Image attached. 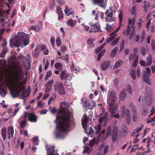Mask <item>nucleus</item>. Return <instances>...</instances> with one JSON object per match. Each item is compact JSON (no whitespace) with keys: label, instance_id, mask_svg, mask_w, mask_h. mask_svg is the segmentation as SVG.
Segmentation results:
<instances>
[{"label":"nucleus","instance_id":"obj_1","mask_svg":"<svg viewBox=\"0 0 155 155\" xmlns=\"http://www.w3.org/2000/svg\"><path fill=\"white\" fill-rule=\"evenodd\" d=\"M71 114L69 112H67L62 117V120H59L58 121H57L55 123L57 128L60 131L56 133V138L63 139L64 137L63 132H68V128L73 127L75 125L74 120H70Z\"/></svg>","mask_w":155,"mask_h":155},{"label":"nucleus","instance_id":"obj_2","mask_svg":"<svg viewBox=\"0 0 155 155\" xmlns=\"http://www.w3.org/2000/svg\"><path fill=\"white\" fill-rule=\"evenodd\" d=\"M12 68L13 73H9V77L12 78V81L15 86L21 89L22 92V90H25V87L21 83H19V81L20 79L19 76L21 74V69L20 67L17 66H13Z\"/></svg>","mask_w":155,"mask_h":155},{"label":"nucleus","instance_id":"obj_3","mask_svg":"<svg viewBox=\"0 0 155 155\" xmlns=\"http://www.w3.org/2000/svg\"><path fill=\"white\" fill-rule=\"evenodd\" d=\"M16 41L14 45L16 47L21 48L25 47L29 44L30 35L26 34L23 32H19L18 35L16 36Z\"/></svg>","mask_w":155,"mask_h":155},{"label":"nucleus","instance_id":"obj_4","mask_svg":"<svg viewBox=\"0 0 155 155\" xmlns=\"http://www.w3.org/2000/svg\"><path fill=\"white\" fill-rule=\"evenodd\" d=\"M54 91L57 92L61 95H64L66 94L65 87L63 84L58 81L54 84Z\"/></svg>","mask_w":155,"mask_h":155},{"label":"nucleus","instance_id":"obj_5","mask_svg":"<svg viewBox=\"0 0 155 155\" xmlns=\"http://www.w3.org/2000/svg\"><path fill=\"white\" fill-rule=\"evenodd\" d=\"M61 108L63 109V110L64 111V114L61 117L59 116H57L56 119L54 121V123H56L58 120H62V117L65 114H66V113H67V112H69L71 113V114L70 117V120H72V119H71L72 116L71 113L70 111L67 110L69 108V104L66 102H62L61 103Z\"/></svg>","mask_w":155,"mask_h":155},{"label":"nucleus","instance_id":"obj_6","mask_svg":"<svg viewBox=\"0 0 155 155\" xmlns=\"http://www.w3.org/2000/svg\"><path fill=\"white\" fill-rule=\"evenodd\" d=\"M117 96L116 92L114 91H111L108 95L107 99L108 104L110 105H114L117 100Z\"/></svg>","mask_w":155,"mask_h":155},{"label":"nucleus","instance_id":"obj_7","mask_svg":"<svg viewBox=\"0 0 155 155\" xmlns=\"http://www.w3.org/2000/svg\"><path fill=\"white\" fill-rule=\"evenodd\" d=\"M83 106L85 107L88 108L92 110L93 107L96 105V104L94 101H91V102H93L94 105H92L91 103L89 101H88L86 99H83L81 100Z\"/></svg>","mask_w":155,"mask_h":155},{"label":"nucleus","instance_id":"obj_8","mask_svg":"<svg viewBox=\"0 0 155 155\" xmlns=\"http://www.w3.org/2000/svg\"><path fill=\"white\" fill-rule=\"evenodd\" d=\"M27 117L28 120L31 122H36L37 121V117L36 115L33 113L25 112L24 117Z\"/></svg>","mask_w":155,"mask_h":155},{"label":"nucleus","instance_id":"obj_9","mask_svg":"<svg viewBox=\"0 0 155 155\" xmlns=\"http://www.w3.org/2000/svg\"><path fill=\"white\" fill-rule=\"evenodd\" d=\"M122 116L123 117L126 116L127 122L129 123L130 119V111L129 109H126L124 105H123L122 107Z\"/></svg>","mask_w":155,"mask_h":155},{"label":"nucleus","instance_id":"obj_10","mask_svg":"<svg viewBox=\"0 0 155 155\" xmlns=\"http://www.w3.org/2000/svg\"><path fill=\"white\" fill-rule=\"evenodd\" d=\"M118 128L117 126H114L112 130V139L114 143H115L117 138Z\"/></svg>","mask_w":155,"mask_h":155},{"label":"nucleus","instance_id":"obj_11","mask_svg":"<svg viewBox=\"0 0 155 155\" xmlns=\"http://www.w3.org/2000/svg\"><path fill=\"white\" fill-rule=\"evenodd\" d=\"M93 3L94 5H97L102 7H105L107 2L105 0H91Z\"/></svg>","mask_w":155,"mask_h":155},{"label":"nucleus","instance_id":"obj_12","mask_svg":"<svg viewBox=\"0 0 155 155\" xmlns=\"http://www.w3.org/2000/svg\"><path fill=\"white\" fill-rule=\"evenodd\" d=\"M83 118H84V120L83 119V118L81 120L83 128L84 130H85L86 128L87 127V123L88 122L90 118L87 117L86 114H84L83 115Z\"/></svg>","mask_w":155,"mask_h":155},{"label":"nucleus","instance_id":"obj_13","mask_svg":"<svg viewBox=\"0 0 155 155\" xmlns=\"http://www.w3.org/2000/svg\"><path fill=\"white\" fill-rule=\"evenodd\" d=\"M14 130L13 126L9 127L7 129V136L8 138L10 139L13 137Z\"/></svg>","mask_w":155,"mask_h":155},{"label":"nucleus","instance_id":"obj_14","mask_svg":"<svg viewBox=\"0 0 155 155\" xmlns=\"http://www.w3.org/2000/svg\"><path fill=\"white\" fill-rule=\"evenodd\" d=\"M21 92V89H20L19 88L17 87L15 89H12L10 91V94L12 96L15 98L16 97L17 95H18L19 93Z\"/></svg>","mask_w":155,"mask_h":155},{"label":"nucleus","instance_id":"obj_15","mask_svg":"<svg viewBox=\"0 0 155 155\" xmlns=\"http://www.w3.org/2000/svg\"><path fill=\"white\" fill-rule=\"evenodd\" d=\"M91 27H93V31L94 32L100 31L102 32V31L101 29L100 25L98 22H96L95 24H91Z\"/></svg>","mask_w":155,"mask_h":155},{"label":"nucleus","instance_id":"obj_16","mask_svg":"<svg viewBox=\"0 0 155 155\" xmlns=\"http://www.w3.org/2000/svg\"><path fill=\"white\" fill-rule=\"evenodd\" d=\"M143 78L145 82L147 83L149 85H151V83L149 77L145 71H144L143 74Z\"/></svg>","mask_w":155,"mask_h":155},{"label":"nucleus","instance_id":"obj_17","mask_svg":"<svg viewBox=\"0 0 155 155\" xmlns=\"http://www.w3.org/2000/svg\"><path fill=\"white\" fill-rule=\"evenodd\" d=\"M54 83V80L51 79L45 85L46 89L45 92H48L50 91L51 90V88L52 84Z\"/></svg>","mask_w":155,"mask_h":155},{"label":"nucleus","instance_id":"obj_18","mask_svg":"<svg viewBox=\"0 0 155 155\" xmlns=\"http://www.w3.org/2000/svg\"><path fill=\"white\" fill-rule=\"evenodd\" d=\"M48 152H47V155H54V147L52 146L51 147L49 146H47V148Z\"/></svg>","mask_w":155,"mask_h":155},{"label":"nucleus","instance_id":"obj_19","mask_svg":"<svg viewBox=\"0 0 155 155\" xmlns=\"http://www.w3.org/2000/svg\"><path fill=\"white\" fill-rule=\"evenodd\" d=\"M68 76L69 74H67L65 70H64L62 71L60 75L61 79L62 80H66L68 78Z\"/></svg>","mask_w":155,"mask_h":155},{"label":"nucleus","instance_id":"obj_20","mask_svg":"<svg viewBox=\"0 0 155 155\" xmlns=\"http://www.w3.org/2000/svg\"><path fill=\"white\" fill-rule=\"evenodd\" d=\"M99 141L100 139L98 138L96 139V138H94L92 139L89 142V146L91 147L93 146L95 143L97 144Z\"/></svg>","mask_w":155,"mask_h":155},{"label":"nucleus","instance_id":"obj_21","mask_svg":"<svg viewBox=\"0 0 155 155\" xmlns=\"http://www.w3.org/2000/svg\"><path fill=\"white\" fill-rule=\"evenodd\" d=\"M6 128L5 127H3L1 130V134L4 140L6 139Z\"/></svg>","mask_w":155,"mask_h":155},{"label":"nucleus","instance_id":"obj_22","mask_svg":"<svg viewBox=\"0 0 155 155\" xmlns=\"http://www.w3.org/2000/svg\"><path fill=\"white\" fill-rule=\"evenodd\" d=\"M105 19L106 22L110 21H115L114 18L113 17L112 14L111 13H110L107 15Z\"/></svg>","mask_w":155,"mask_h":155},{"label":"nucleus","instance_id":"obj_23","mask_svg":"<svg viewBox=\"0 0 155 155\" xmlns=\"http://www.w3.org/2000/svg\"><path fill=\"white\" fill-rule=\"evenodd\" d=\"M109 110L110 112L112 114H114L116 112L117 107L113 106V105H110V104H108Z\"/></svg>","mask_w":155,"mask_h":155},{"label":"nucleus","instance_id":"obj_24","mask_svg":"<svg viewBox=\"0 0 155 155\" xmlns=\"http://www.w3.org/2000/svg\"><path fill=\"white\" fill-rule=\"evenodd\" d=\"M109 65V61H105L103 62L101 65V68L103 71L106 70Z\"/></svg>","mask_w":155,"mask_h":155},{"label":"nucleus","instance_id":"obj_25","mask_svg":"<svg viewBox=\"0 0 155 155\" xmlns=\"http://www.w3.org/2000/svg\"><path fill=\"white\" fill-rule=\"evenodd\" d=\"M40 47L39 46H37L35 49V51L33 54L34 57L36 58L39 55V51L40 50Z\"/></svg>","mask_w":155,"mask_h":155},{"label":"nucleus","instance_id":"obj_26","mask_svg":"<svg viewBox=\"0 0 155 155\" xmlns=\"http://www.w3.org/2000/svg\"><path fill=\"white\" fill-rule=\"evenodd\" d=\"M40 48L41 51L44 52V54L46 55L48 54L49 51L45 45H43L40 46Z\"/></svg>","mask_w":155,"mask_h":155},{"label":"nucleus","instance_id":"obj_27","mask_svg":"<svg viewBox=\"0 0 155 155\" xmlns=\"http://www.w3.org/2000/svg\"><path fill=\"white\" fill-rule=\"evenodd\" d=\"M8 48L7 47L3 48L0 54V57L4 58L5 57V54L8 52Z\"/></svg>","mask_w":155,"mask_h":155},{"label":"nucleus","instance_id":"obj_28","mask_svg":"<svg viewBox=\"0 0 155 155\" xmlns=\"http://www.w3.org/2000/svg\"><path fill=\"white\" fill-rule=\"evenodd\" d=\"M75 21L72 19L68 20L67 22V24L68 26H70L71 27L73 28L75 25Z\"/></svg>","mask_w":155,"mask_h":155},{"label":"nucleus","instance_id":"obj_29","mask_svg":"<svg viewBox=\"0 0 155 155\" xmlns=\"http://www.w3.org/2000/svg\"><path fill=\"white\" fill-rule=\"evenodd\" d=\"M118 49L117 47H115L112 50L110 54V57L111 58H113L117 54V52Z\"/></svg>","mask_w":155,"mask_h":155},{"label":"nucleus","instance_id":"obj_30","mask_svg":"<svg viewBox=\"0 0 155 155\" xmlns=\"http://www.w3.org/2000/svg\"><path fill=\"white\" fill-rule=\"evenodd\" d=\"M54 66L55 68L60 71H61L62 69V65L61 63H56L54 65Z\"/></svg>","mask_w":155,"mask_h":155},{"label":"nucleus","instance_id":"obj_31","mask_svg":"<svg viewBox=\"0 0 155 155\" xmlns=\"http://www.w3.org/2000/svg\"><path fill=\"white\" fill-rule=\"evenodd\" d=\"M126 96L127 95L125 93L123 92H121L120 94L119 97V99L121 101H123L126 97Z\"/></svg>","mask_w":155,"mask_h":155},{"label":"nucleus","instance_id":"obj_32","mask_svg":"<svg viewBox=\"0 0 155 155\" xmlns=\"http://www.w3.org/2000/svg\"><path fill=\"white\" fill-rule=\"evenodd\" d=\"M125 40L123 39L120 42V45L119 48L120 52H121L123 50L125 45Z\"/></svg>","mask_w":155,"mask_h":155},{"label":"nucleus","instance_id":"obj_33","mask_svg":"<svg viewBox=\"0 0 155 155\" xmlns=\"http://www.w3.org/2000/svg\"><path fill=\"white\" fill-rule=\"evenodd\" d=\"M7 91L5 89H0V95L2 97H5L7 94Z\"/></svg>","mask_w":155,"mask_h":155},{"label":"nucleus","instance_id":"obj_34","mask_svg":"<svg viewBox=\"0 0 155 155\" xmlns=\"http://www.w3.org/2000/svg\"><path fill=\"white\" fill-rule=\"evenodd\" d=\"M131 31V26L129 25H128L127 29L124 31L123 34H124L125 32H126V34L127 35H129L130 32Z\"/></svg>","mask_w":155,"mask_h":155},{"label":"nucleus","instance_id":"obj_35","mask_svg":"<svg viewBox=\"0 0 155 155\" xmlns=\"http://www.w3.org/2000/svg\"><path fill=\"white\" fill-rule=\"evenodd\" d=\"M30 94L28 93L27 90L23 91L21 92V96L23 97L27 98L28 97Z\"/></svg>","mask_w":155,"mask_h":155},{"label":"nucleus","instance_id":"obj_36","mask_svg":"<svg viewBox=\"0 0 155 155\" xmlns=\"http://www.w3.org/2000/svg\"><path fill=\"white\" fill-rule=\"evenodd\" d=\"M138 58L139 56L137 55L133 63V66L134 68H136L137 66L138 61Z\"/></svg>","mask_w":155,"mask_h":155},{"label":"nucleus","instance_id":"obj_37","mask_svg":"<svg viewBox=\"0 0 155 155\" xmlns=\"http://www.w3.org/2000/svg\"><path fill=\"white\" fill-rule=\"evenodd\" d=\"M143 125H142L140 127L138 128L137 129H135L133 132L132 133V135H133V137H134L135 134L137 133V132H138L139 131H140V130H142L143 128Z\"/></svg>","mask_w":155,"mask_h":155},{"label":"nucleus","instance_id":"obj_38","mask_svg":"<svg viewBox=\"0 0 155 155\" xmlns=\"http://www.w3.org/2000/svg\"><path fill=\"white\" fill-rule=\"evenodd\" d=\"M30 29H32L33 30H35L36 31H38L39 30L40 27L38 25H36L34 26H32L31 27Z\"/></svg>","mask_w":155,"mask_h":155},{"label":"nucleus","instance_id":"obj_39","mask_svg":"<svg viewBox=\"0 0 155 155\" xmlns=\"http://www.w3.org/2000/svg\"><path fill=\"white\" fill-rule=\"evenodd\" d=\"M107 117L106 115H104V116H102L100 118L98 121V122L100 123H102L103 120H106Z\"/></svg>","mask_w":155,"mask_h":155},{"label":"nucleus","instance_id":"obj_40","mask_svg":"<svg viewBox=\"0 0 155 155\" xmlns=\"http://www.w3.org/2000/svg\"><path fill=\"white\" fill-rule=\"evenodd\" d=\"M27 120L26 119L24 120L20 123V128L22 129L26 126Z\"/></svg>","mask_w":155,"mask_h":155},{"label":"nucleus","instance_id":"obj_41","mask_svg":"<svg viewBox=\"0 0 155 155\" xmlns=\"http://www.w3.org/2000/svg\"><path fill=\"white\" fill-rule=\"evenodd\" d=\"M119 40V37L116 38L111 43V45L112 46L116 45Z\"/></svg>","mask_w":155,"mask_h":155},{"label":"nucleus","instance_id":"obj_42","mask_svg":"<svg viewBox=\"0 0 155 155\" xmlns=\"http://www.w3.org/2000/svg\"><path fill=\"white\" fill-rule=\"evenodd\" d=\"M137 56L135 55L132 53H130L129 57V60L130 61H131L134 60V58H136Z\"/></svg>","mask_w":155,"mask_h":155},{"label":"nucleus","instance_id":"obj_43","mask_svg":"<svg viewBox=\"0 0 155 155\" xmlns=\"http://www.w3.org/2000/svg\"><path fill=\"white\" fill-rule=\"evenodd\" d=\"M6 85L8 87L10 92V91H11L12 89V84L11 83L8 81H6Z\"/></svg>","mask_w":155,"mask_h":155},{"label":"nucleus","instance_id":"obj_44","mask_svg":"<svg viewBox=\"0 0 155 155\" xmlns=\"http://www.w3.org/2000/svg\"><path fill=\"white\" fill-rule=\"evenodd\" d=\"M56 44L58 46H60L61 44V39L59 37H58L56 39Z\"/></svg>","mask_w":155,"mask_h":155},{"label":"nucleus","instance_id":"obj_45","mask_svg":"<svg viewBox=\"0 0 155 155\" xmlns=\"http://www.w3.org/2000/svg\"><path fill=\"white\" fill-rule=\"evenodd\" d=\"M67 6H65V9L64 10V11L65 15L67 16H68L71 14V11L70 9H67Z\"/></svg>","mask_w":155,"mask_h":155},{"label":"nucleus","instance_id":"obj_46","mask_svg":"<svg viewBox=\"0 0 155 155\" xmlns=\"http://www.w3.org/2000/svg\"><path fill=\"white\" fill-rule=\"evenodd\" d=\"M33 142L34 145H38L39 143L38 137L37 136L35 137L33 139Z\"/></svg>","mask_w":155,"mask_h":155},{"label":"nucleus","instance_id":"obj_47","mask_svg":"<svg viewBox=\"0 0 155 155\" xmlns=\"http://www.w3.org/2000/svg\"><path fill=\"white\" fill-rule=\"evenodd\" d=\"M58 58L59 59H61L64 60L66 63H67L68 62V60L67 58V57L65 55L62 56L61 57H58Z\"/></svg>","mask_w":155,"mask_h":155},{"label":"nucleus","instance_id":"obj_48","mask_svg":"<svg viewBox=\"0 0 155 155\" xmlns=\"http://www.w3.org/2000/svg\"><path fill=\"white\" fill-rule=\"evenodd\" d=\"M122 63V62L121 61H117V62H116L114 66V68H117L119 67L120 66Z\"/></svg>","mask_w":155,"mask_h":155},{"label":"nucleus","instance_id":"obj_49","mask_svg":"<svg viewBox=\"0 0 155 155\" xmlns=\"http://www.w3.org/2000/svg\"><path fill=\"white\" fill-rule=\"evenodd\" d=\"M137 10V8L134 5L133 6L132 8L131 9V14L132 15H134L136 14V11Z\"/></svg>","mask_w":155,"mask_h":155},{"label":"nucleus","instance_id":"obj_50","mask_svg":"<svg viewBox=\"0 0 155 155\" xmlns=\"http://www.w3.org/2000/svg\"><path fill=\"white\" fill-rule=\"evenodd\" d=\"M119 18L120 21V25H121V22L123 21V14L122 12L121 11L120 12L119 14Z\"/></svg>","mask_w":155,"mask_h":155},{"label":"nucleus","instance_id":"obj_51","mask_svg":"<svg viewBox=\"0 0 155 155\" xmlns=\"http://www.w3.org/2000/svg\"><path fill=\"white\" fill-rule=\"evenodd\" d=\"M55 5V3L54 0H52L50 4V8L51 10H53Z\"/></svg>","mask_w":155,"mask_h":155},{"label":"nucleus","instance_id":"obj_52","mask_svg":"<svg viewBox=\"0 0 155 155\" xmlns=\"http://www.w3.org/2000/svg\"><path fill=\"white\" fill-rule=\"evenodd\" d=\"M112 131L111 127L110 126H109L107 129V136H109L111 135Z\"/></svg>","mask_w":155,"mask_h":155},{"label":"nucleus","instance_id":"obj_53","mask_svg":"<svg viewBox=\"0 0 155 155\" xmlns=\"http://www.w3.org/2000/svg\"><path fill=\"white\" fill-rule=\"evenodd\" d=\"M127 91L130 94H131L132 93V87L129 84L127 86Z\"/></svg>","mask_w":155,"mask_h":155},{"label":"nucleus","instance_id":"obj_54","mask_svg":"<svg viewBox=\"0 0 155 155\" xmlns=\"http://www.w3.org/2000/svg\"><path fill=\"white\" fill-rule=\"evenodd\" d=\"M101 124H98L97 127V128L96 127H94V128L95 129H97V130H96V134H98L100 131L101 129Z\"/></svg>","mask_w":155,"mask_h":155},{"label":"nucleus","instance_id":"obj_55","mask_svg":"<svg viewBox=\"0 0 155 155\" xmlns=\"http://www.w3.org/2000/svg\"><path fill=\"white\" fill-rule=\"evenodd\" d=\"M136 72L135 71L132 70L131 73V74L133 79L135 80L136 78Z\"/></svg>","mask_w":155,"mask_h":155},{"label":"nucleus","instance_id":"obj_56","mask_svg":"<svg viewBox=\"0 0 155 155\" xmlns=\"http://www.w3.org/2000/svg\"><path fill=\"white\" fill-rule=\"evenodd\" d=\"M106 29L107 31H110L112 30L111 26L110 25H108L107 23L106 24Z\"/></svg>","mask_w":155,"mask_h":155},{"label":"nucleus","instance_id":"obj_57","mask_svg":"<svg viewBox=\"0 0 155 155\" xmlns=\"http://www.w3.org/2000/svg\"><path fill=\"white\" fill-rule=\"evenodd\" d=\"M116 36V35H115L113 36L110 37L107 40V43H109Z\"/></svg>","mask_w":155,"mask_h":155},{"label":"nucleus","instance_id":"obj_58","mask_svg":"<svg viewBox=\"0 0 155 155\" xmlns=\"http://www.w3.org/2000/svg\"><path fill=\"white\" fill-rule=\"evenodd\" d=\"M51 43V45L52 47H54L55 44V39L53 37H52L50 40Z\"/></svg>","mask_w":155,"mask_h":155},{"label":"nucleus","instance_id":"obj_59","mask_svg":"<svg viewBox=\"0 0 155 155\" xmlns=\"http://www.w3.org/2000/svg\"><path fill=\"white\" fill-rule=\"evenodd\" d=\"M58 14V19H61L63 18V14L62 12H59L58 13H57Z\"/></svg>","mask_w":155,"mask_h":155},{"label":"nucleus","instance_id":"obj_60","mask_svg":"<svg viewBox=\"0 0 155 155\" xmlns=\"http://www.w3.org/2000/svg\"><path fill=\"white\" fill-rule=\"evenodd\" d=\"M141 53V54L143 55L144 56L146 53V50L145 48L144 47H143L142 48Z\"/></svg>","mask_w":155,"mask_h":155},{"label":"nucleus","instance_id":"obj_61","mask_svg":"<svg viewBox=\"0 0 155 155\" xmlns=\"http://www.w3.org/2000/svg\"><path fill=\"white\" fill-rule=\"evenodd\" d=\"M57 1L60 5H64L65 2L64 0H57Z\"/></svg>","mask_w":155,"mask_h":155},{"label":"nucleus","instance_id":"obj_62","mask_svg":"<svg viewBox=\"0 0 155 155\" xmlns=\"http://www.w3.org/2000/svg\"><path fill=\"white\" fill-rule=\"evenodd\" d=\"M3 43L1 45L3 48H5V47H7L6 45H7V41L5 39H4L3 40Z\"/></svg>","mask_w":155,"mask_h":155},{"label":"nucleus","instance_id":"obj_63","mask_svg":"<svg viewBox=\"0 0 155 155\" xmlns=\"http://www.w3.org/2000/svg\"><path fill=\"white\" fill-rule=\"evenodd\" d=\"M144 3V10L145 12H146L147 11V3L146 1H144L143 2Z\"/></svg>","mask_w":155,"mask_h":155},{"label":"nucleus","instance_id":"obj_64","mask_svg":"<svg viewBox=\"0 0 155 155\" xmlns=\"http://www.w3.org/2000/svg\"><path fill=\"white\" fill-rule=\"evenodd\" d=\"M94 133V130L92 129L91 127H90L89 129V134L91 136L93 135V134Z\"/></svg>","mask_w":155,"mask_h":155}]
</instances>
